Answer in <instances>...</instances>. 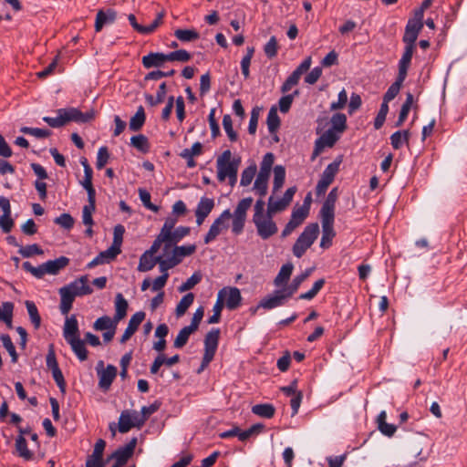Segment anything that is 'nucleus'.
<instances>
[{"mask_svg": "<svg viewBox=\"0 0 467 467\" xmlns=\"http://www.w3.org/2000/svg\"><path fill=\"white\" fill-rule=\"evenodd\" d=\"M202 153V144L199 141L193 143L191 149H184L181 151L180 156L187 161L188 168H194L196 161L193 160L194 156H199Z\"/></svg>", "mask_w": 467, "mask_h": 467, "instance_id": "nucleus-23", "label": "nucleus"}, {"mask_svg": "<svg viewBox=\"0 0 467 467\" xmlns=\"http://www.w3.org/2000/svg\"><path fill=\"white\" fill-rule=\"evenodd\" d=\"M130 144L142 153H147L150 150V143L148 138L143 134L132 136Z\"/></svg>", "mask_w": 467, "mask_h": 467, "instance_id": "nucleus-50", "label": "nucleus"}, {"mask_svg": "<svg viewBox=\"0 0 467 467\" xmlns=\"http://www.w3.org/2000/svg\"><path fill=\"white\" fill-rule=\"evenodd\" d=\"M167 62V55L159 52H150L142 57V65L146 68L161 67Z\"/></svg>", "mask_w": 467, "mask_h": 467, "instance_id": "nucleus-21", "label": "nucleus"}, {"mask_svg": "<svg viewBox=\"0 0 467 467\" xmlns=\"http://www.w3.org/2000/svg\"><path fill=\"white\" fill-rule=\"evenodd\" d=\"M166 92H167V88H166V83L165 82H162L160 86H159V88L157 90V93L155 94V96L151 95V94H145V99H146V102L150 106V107H155L161 103H162L165 99V96H166Z\"/></svg>", "mask_w": 467, "mask_h": 467, "instance_id": "nucleus-37", "label": "nucleus"}, {"mask_svg": "<svg viewBox=\"0 0 467 467\" xmlns=\"http://www.w3.org/2000/svg\"><path fill=\"white\" fill-rule=\"evenodd\" d=\"M131 423L130 410H123L119 419V431L120 433L128 432L131 428H133V424Z\"/></svg>", "mask_w": 467, "mask_h": 467, "instance_id": "nucleus-56", "label": "nucleus"}, {"mask_svg": "<svg viewBox=\"0 0 467 467\" xmlns=\"http://www.w3.org/2000/svg\"><path fill=\"white\" fill-rule=\"evenodd\" d=\"M25 305L34 327L36 329L39 328L41 325V317L36 304L33 301L26 300Z\"/></svg>", "mask_w": 467, "mask_h": 467, "instance_id": "nucleus-49", "label": "nucleus"}, {"mask_svg": "<svg viewBox=\"0 0 467 467\" xmlns=\"http://www.w3.org/2000/svg\"><path fill=\"white\" fill-rule=\"evenodd\" d=\"M309 214V205L303 204L299 207L294 208L291 213L290 220L301 225Z\"/></svg>", "mask_w": 467, "mask_h": 467, "instance_id": "nucleus-46", "label": "nucleus"}, {"mask_svg": "<svg viewBox=\"0 0 467 467\" xmlns=\"http://www.w3.org/2000/svg\"><path fill=\"white\" fill-rule=\"evenodd\" d=\"M252 203V197L244 198L238 202L234 213H232V232L234 234L237 235L243 232L246 220V213L251 207Z\"/></svg>", "mask_w": 467, "mask_h": 467, "instance_id": "nucleus-3", "label": "nucleus"}, {"mask_svg": "<svg viewBox=\"0 0 467 467\" xmlns=\"http://www.w3.org/2000/svg\"><path fill=\"white\" fill-rule=\"evenodd\" d=\"M0 339L3 343V346L9 353L12 362L13 363L17 362L18 355L16 353V348L12 342L10 336L8 334H3V335H1Z\"/></svg>", "mask_w": 467, "mask_h": 467, "instance_id": "nucleus-61", "label": "nucleus"}, {"mask_svg": "<svg viewBox=\"0 0 467 467\" xmlns=\"http://www.w3.org/2000/svg\"><path fill=\"white\" fill-rule=\"evenodd\" d=\"M293 265L292 264H285L284 265H282L279 273L277 274V275L275 276V280H274V285L275 286H280L284 284H285L291 275H292V272H293Z\"/></svg>", "mask_w": 467, "mask_h": 467, "instance_id": "nucleus-44", "label": "nucleus"}, {"mask_svg": "<svg viewBox=\"0 0 467 467\" xmlns=\"http://www.w3.org/2000/svg\"><path fill=\"white\" fill-rule=\"evenodd\" d=\"M59 294L61 297L60 311L62 315L67 316L72 308L76 296L73 294V292L69 291L68 288H66L65 286L59 289Z\"/></svg>", "mask_w": 467, "mask_h": 467, "instance_id": "nucleus-25", "label": "nucleus"}, {"mask_svg": "<svg viewBox=\"0 0 467 467\" xmlns=\"http://www.w3.org/2000/svg\"><path fill=\"white\" fill-rule=\"evenodd\" d=\"M252 412L265 419H271L275 413V408L270 403L256 404L252 407Z\"/></svg>", "mask_w": 467, "mask_h": 467, "instance_id": "nucleus-39", "label": "nucleus"}, {"mask_svg": "<svg viewBox=\"0 0 467 467\" xmlns=\"http://www.w3.org/2000/svg\"><path fill=\"white\" fill-rule=\"evenodd\" d=\"M405 79V78L397 76L396 80L389 86V88L384 94L382 101L383 103L389 105V102L396 98Z\"/></svg>", "mask_w": 467, "mask_h": 467, "instance_id": "nucleus-35", "label": "nucleus"}, {"mask_svg": "<svg viewBox=\"0 0 467 467\" xmlns=\"http://www.w3.org/2000/svg\"><path fill=\"white\" fill-rule=\"evenodd\" d=\"M195 244H188L182 246L175 245L171 250V255H170V257L173 260V262H176V265H178L184 257L192 255V254L195 253Z\"/></svg>", "mask_w": 467, "mask_h": 467, "instance_id": "nucleus-24", "label": "nucleus"}, {"mask_svg": "<svg viewBox=\"0 0 467 467\" xmlns=\"http://www.w3.org/2000/svg\"><path fill=\"white\" fill-rule=\"evenodd\" d=\"M136 445L137 438L133 437L125 446L118 448L109 457V460H115V463L111 467H123L132 457Z\"/></svg>", "mask_w": 467, "mask_h": 467, "instance_id": "nucleus-8", "label": "nucleus"}, {"mask_svg": "<svg viewBox=\"0 0 467 467\" xmlns=\"http://www.w3.org/2000/svg\"><path fill=\"white\" fill-rule=\"evenodd\" d=\"M339 140V135L334 132L333 130H327L315 141L314 150L311 160L314 161L326 147L331 148Z\"/></svg>", "mask_w": 467, "mask_h": 467, "instance_id": "nucleus-11", "label": "nucleus"}, {"mask_svg": "<svg viewBox=\"0 0 467 467\" xmlns=\"http://www.w3.org/2000/svg\"><path fill=\"white\" fill-rule=\"evenodd\" d=\"M232 218L229 209L224 210L212 223L208 233L203 237V243L208 244L214 241L218 235L228 228V221Z\"/></svg>", "mask_w": 467, "mask_h": 467, "instance_id": "nucleus-5", "label": "nucleus"}, {"mask_svg": "<svg viewBox=\"0 0 467 467\" xmlns=\"http://www.w3.org/2000/svg\"><path fill=\"white\" fill-rule=\"evenodd\" d=\"M174 36L182 42H191L199 38V33L194 29H177Z\"/></svg>", "mask_w": 467, "mask_h": 467, "instance_id": "nucleus-58", "label": "nucleus"}, {"mask_svg": "<svg viewBox=\"0 0 467 467\" xmlns=\"http://www.w3.org/2000/svg\"><path fill=\"white\" fill-rule=\"evenodd\" d=\"M75 355L80 361H85L88 358V350L85 347V341L80 339V337L70 338V340L67 341Z\"/></svg>", "mask_w": 467, "mask_h": 467, "instance_id": "nucleus-33", "label": "nucleus"}, {"mask_svg": "<svg viewBox=\"0 0 467 467\" xmlns=\"http://www.w3.org/2000/svg\"><path fill=\"white\" fill-rule=\"evenodd\" d=\"M65 287L73 292L76 296L90 295L93 292V289L88 285V275L80 276L69 283L67 285H65Z\"/></svg>", "mask_w": 467, "mask_h": 467, "instance_id": "nucleus-16", "label": "nucleus"}, {"mask_svg": "<svg viewBox=\"0 0 467 467\" xmlns=\"http://www.w3.org/2000/svg\"><path fill=\"white\" fill-rule=\"evenodd\" d=\"M227 289L226 297V307L230 310L236 309L242 301L241 292L237 287H225Z\"/></svg>", "mask_w": 467, "mask_h": 467, "instance_id": "nucleus-29", "label": "nucleus"}, {"mask_svg": "<svg viewBox=\"0 0 467 467\" xmlns=\"http://www.w3.org/2000/svg\"><path fill=\"white\" fill-rule=\"evenodd\" d=\"M256 173V165L252 164L245 168L241 174V181L240 185L241 186H248L251 184L253 179L254 178V175Z\"/></svg>", "mask_w": 467, "mask_h": 467, "instance_id": "nucleus-64", "label": "nucleus"}, {"mask_svg": "<svg viewBox=\"0 0 467 467\" xmlns=\"http://www.w3.org/2000/svg\"><path fill=\"white\" fill-rule=\"evenodd\" d=\"M325 282L326 281L324 278H320V279L317 280L314 283L312 288L310 290H308L307 292L301 294L298 296V299L312 300L319 293V291L323 288Z\"/></svg>", "mask_w": 467, "mask_h": 467, "instance_id": "nucleus-59", "label": "nucleus"}, {"mask_svg": "<svg viewBox=\"0 0 467 467\" xmlns=\"http://www.w3.org/2000/svg\"><path fill=\"white\" fill-rule=\"evenodd\" d=\"M145 316L146 315L143 311H138L131 316L128 327H126L122 337H120V343H125L133 336V334L137 331L140 325L144 320Z\"/></svg>", "mask_w": 467, "mask_h": 467, "instance_id": "nucleus-17", "label": "nucleus"}, {"mask_svg": "<svg viewBox=\"0 0 467 467\" xmlns=\"http://www.w3.org/2000/svg\"><path fill=\"white\" fill-rule=\"evenodd\" d=\"M290 297L284 289L275 290L273 294L264 297L258 304L257 307L271 310L278 306H284Z\"/></svg>", "mask_w": 467, "mask_h": 467, "instance_id": "nucleus-12", "label": "nucleus"}, {"mask_svg": "<svg viewBox=\"0 0 467 467\" xmlns=\"http://www.w3.org/2000/svg\"><path fill=\"white\" fill-rule=\"evenodd\" d=\"M63 337L66 341L79 337L78 323L75 315L67 317L63 328Z\"/></svg>", "mask_w": 467, "mask_h": 467, "instance_id": "nucleus-22", "label": "nucleus"}, {"mask_svg": "<svg viewBox=\"0 0 467 467\" xmlns=\"http://www.w3.org/2000/svg\"><path fill=\"white\" fill-rule=\"evenodd\" d=\"M270 174L258 172L254 183V191L256 194H258L261 198L264 197L267 193L268 189V180Z\"/></svg>", "mask_w": 467, "mask_h": 467, "instance_id": "nucleus-32", "label": "nucleus"}, {"mask_svg": "<svg viewBox=\"0 0 467 467\" xmlns=\"http://www.w3.org/2000/svg\"><path fill=\"white\" fill-rule=\"evenodd\" d=\"M2 307L3 314L0 315V320L5 322L8 328H12L14 304L12 302H4Z\"/></svg>", "mask_w": 467, "mask_h": 467, "instance_id": "nucleus-60", "label": "nucleus"}, {"mask_svg": "<svg viewBox=\"0 0 467 467\" xmlns=\"http://www.w3.org/2000/svg\"><path fill=\"white\" fill-rule=\"evenodd\" d=\"M128 307V301L121 293H118L115 297V315L113 317L115 322H119L126 317Z\"/></svg>", "mask_w": 467, "mask_h": 467, "instance_id": "nucleus-31", "label": "nucleus"}, {"mask_svg": "<svg viewBox=\"0 0 467 467\" xmlns=\"http://www.w3.org/2000/svg\"><path fill=\"white\" fill-rule=\"evenodd\" d=\"M145 120H146V115H145L144 108L142 106H140L137 109L135 115L133 117H131V119L130 120V123H129L130 130L132 131L140 130L143 127Z\"/></svg>", "mask_w": 467, "mask_h": 467, "instance_id": "nucleus-38", "label": "nucleus"}, {"mask_svg": "<svg viewBox=\"0 0 467 467\" xmlns=\"http://www.w3.org/2000/svg\"><path fill=\"white\" fill-rule=\"evenodd\" d=\"M268 130L270 133H274L277 130L280 126V119L277 114L276 108L272 107L267 114L266 119Z\"/></svg>", "mask_w": 467, "mask_h": 467, "instance_id": "nucleus-57", "label": "nucleus"}, {"mask_svg": "<svg viewBox=\"0 0 467 467\" xmlns=\"http://www.w3.org/2000/svg\"><path fill=\"white\" fill-rule=\"evenodd\" d=\"M125 233V227L122 224H117L113 230V242L109 249L117 254L121 253V244L123 242V234Z\"/></svg>", "mask_w": 467, "mask_h": 467, "instance_id": "nucleus-36", "label": "nucleus"}, {"mask_svg": "<svg viewBox=\"0 0 467 467\" xmlns=\"http://www.w3.org/2000/svg\"><path fill=\"white\" fill-rule=\"evenodd\" d=\"M166 254L157 255L155 256V262L156 265H159L160 271L162 274L168 273L167 271L171 268H173L176 266V262H173V260L170 256H166Z\"/></svg>", "mask_w": 467, "mask_h": 467, "instance_id": "nucleus-62", "label": "nucleus"}, {"mask_svg": "<svg viewBox=\"0 0 467 467\" xmlns=\"http://www.w3.org/2000/svg\"><path fill=\"white\" fill-rule=\"evenodd\" d=\"M16 449L18 455L25 460L30 461L33 459L34 454L28 450L26 441L22 435L17 436L16 439Z\"/></svg>", "mask_w": 467, "mask_h": 467, "instance_id": "nucleus-42", "label": "nucleus"}, {"mask_svg": "<svg viewBox=\"0 0 467 467\" xmlns=\"http://www.w3.org/2000/svg\"><path fill=\"white\" fill-rule=\"evenodd\" d=\"M194 332L195 330L189 326L182 327L174 339L173 347L175 348H182L187 344L190 336Z\"/></svg>", "mask_w": 467, "mask_h": 467, "instance_id": "nucleus-41", "label": "nucleus"}, {"mask_svg": "<svg viewBox=\"0 0 467 467\" xmlns=\"http://www.w3.org/2000/svg\"><path fill=\"white\" fill-rule=\"evenodd\" d=\"M285 179V169L282 165H276L274 168V182L273 190L274 192L278 191L284 184Z\"/></svg>", "mask_w": 467, "mask_h": 467, "instance_id": "nucleus-53", "label": "nucleus"}, {"mask_svg": "<svg viewBox=\"0 0 467 467\" xmlns=\"http://www.w3.org/2000/svg\"><path fill=\"white\" fill-rule=\"evenodd\" d=\"M309 275V272L306 271L294 277L291 284L288 286L284 287V291L287 294L289 297L298 290L301 284L307 278Z\"/></svg>", "mask_w": 467, "mask_h": 467, "instance_id": "nucleus-47", "label": "nucleus"}, {"mask_svg": "<svg viewBox=\"0 0 467 467\" xmlns=\"http://www.w3.org/2000/svg\"><path fill=\"white\" fill-rule=\"evenodd\" d=\"M167 55V61L188 62L192 55L185 49H179L170 52Z\"/></svg>", "mask_w": 467, "mask_h": 467, "instance_id": "nucleus-63", "label": "nucleus"}, {"mask_svg": "<svg viewBox=\"0 0 467 467\" xmlns=\"http://www.w3.org/2000/svg\"><path fill=\"white\" fill-rule=\"evenodd\" d=\"M332 127L329 130H333L334 132L342 133L347 129V117L344 113H335L331 118Z\"/></svg>", "mask_w": 467, "mask_h": 467, "instance_id": "nucleus-45", "label": "nucleus"}, {"mask_svg": "<svg viewBox=\"0 0 467 467\" xmlns=\"http://www.w3.org/2000/svg\"><path fill=\"white\" fill-rule=\"evenodd\" d=\"M341 161H335L328 164L324 170L321 179L318 181L316 187L317 195H322L326 192L328 186L333 182L336 174L339 170Z\"/></svg>", "mask_w": 467, "mask_h": 467, "instance_id": "nucleus-9", "label": "nucleus"}, {"mask_svg": "<svg viewBox=\"0 0 467 467\" xmlns=\"http://www.w3.org/2000/svg\"><path fill=\"white\" fill-rule=\"evenodd\" d=\"M191 233V228L189 226H179L174 228L169 233V236L166 238L168 244H170V247L175 245L180 241H182L185 236L189 235Z\"/></svg>", "mask_w": 467, "mask_h": 467, "instance_id": "nucleus-30", "label": "nucleus"}, {"mask_svg": "<svg viewBox=\"0 0 467 467\" xmlns=\"http://www.w3.org/2000/svg\"><path fill=\"white\" fill-rule=\"evenodd\" d=\"M220 338V329L212 328L204 337V348L217 349Z\"/></svg>", "mask_w": 467, "mask_h": 467, "instance_id": "nucleus-54", "label": "nucleus"}, {"mask_svg": "<svg viewBox=\"0 0 467 467\" xmlns=\"http://www.w3.org/2000/svg\"><path fill=\"white\" fill-rule=\"evenodd\" d=\"M252 203V197L244 198L238 202L234 213H232V232L234 234L237 235L243 232L246 220V213L251 207Z\"/></svg>", "mask_w": 467, "mask_h": 467, "instance_id": "nucleus-4", "label": "nucleus"}, {"mask_svg": "<svg viewBox=\"0 0 467 467\" xmlns=\"http://www.w3.org/2000/svg\"><path fill=\"white\" fill-rule=\"evenodd\" d=\"M117 255L118 254L112 252L111 249L108 248L107 250L100 252L92 261H90L87 265V267L91 269L99 265L109 263L111 260H114Z\"/></svg>", "mask_w": 467, "mask_h": 467, "instance_id": "nucleus-34", "label": "nucleus"}, {"mask_svg": "<svg viewBox=\"0 0 467 467\" xmlns=\"http://www.w3.org/2000/svg\"><path fill=\"white\" fill-rule=\"evenodd\" d=\"M254 54V47H246V54L244 56V57L241 60V70L244 78L247 79L250 77V64L251 60Z\"/></svg>", "mask_w": 467, "mask_h": 467, "instance_id": "nucleus-51", "label": "nucleus"}, {"mask_svg": "<svg viewBox=\"0 0 467 467\" xmlns=\"http://www.w3.org/2000/svg\"><path fill=\"white\" fill-rule=\"evenodd\" d=\"M319 234V225L317 223L307 224L295 242L292 252L296 258H301L307 249L315 243Z\"/></svg>", "mask_w": 467, "mask_h": 467, "instance_id": "nucleus-1", "label": "nucleus"}, {"mask_svg": "<svg viewBox=\"0 0 467 467\" xmlns=\"http://www.w3.org/2000/svg\"><path fill=\"white\" fill-rule=\"evenodd\" d=\"M338 198V188L334 187L327 194L319 211V216L335 217V206Z\"/></svg>", "mask_w": 467, "mask_h": 467, "instance_id": "nucleus-18", "label": "nucleus"}, {"mask_svg": "<svg viewBox=\"0 0 467 467\" xmlns=\"http://www.w3.org/2000/svg\"><path fill=\"white\" fill-rule=\"evenodd\" d=\"M252 203V197L244 198L238 202L234 213H232V232L234 234L237 235L243 232L246 220V213L251 207Z\"/></svg>", "mask_w": 467, "mask_h": 467, "instance_id": "nucleus-2", "label": "nucleus"}, {"mask_svg": "<svg viewBox=\"0 0 467 467\" xmlns=\"http://www.w3.org/2000/svg\"><path fill=\"white\" fill-rule=\"evenodd\" d=\"M253 223L255 225L257 234L263 240L269 239L278 231L277 225L273 220V215L268 213H265V216L253 219Z\"/></svg>", "mask_w": 467, "mask_h": 467, "instance_id": "nucleus-6", "label": "nucleus"}, {"mask_svg": "<svg viewBox=\"0 0 467 467\" xmlns=\"http://www.w3.org/2000/svg\"><path fill=\"white\" fill-rule=\"evenodd\" d=\"M57 113L63 114L65 124L69 121L87 123L94 119V112L92 110L83 113L77 108L59 109Z\"/></svg>", "mask_w": 467, "mask_h": 467, "instance_id": "nucleus-14", "label": "nucleus"}, {"mask_svg": "<svg viewBox=\"0 0 467 467\" xmlns=\"http://www.w3.org/2000/svg\"><path fill=\"white\" fill-rule=\"evenodd\" d=\"M118 370L117 368L113 365H108L106 368H103L101 371H98V375L99 378V386L104 391L109 389L113 380L117 376Z\"/></svg>", "mask_w": 467, "mask_h": 467, "instance_id": "nucleus-19", "label": "nucleus"}, {"mask_svg": "<svg viewBox=\"0 0 467 467\" xmlns=\"http://www.w3.org/2000/svg\"><path fill=\"white\" fill-rule=\"evenodd\" d=\"M226 292H227L226 288H222L218 292L217 300H216V302L213 306V316H211L208 318V320H207L208 324L219 323V321L221 319V313H222V310H223V305H224L223 300H224Z\"/></svg>", "mask_w": 467, "mask_h": 467, "instance_id": "nucleus-26", "label": "nucleus"}, {"mask_svg": "<svg viewBox=\"0 0 467 467\" xmlns=\"http://www.w3.org/2000/svg\"><path fill=\"white\" fill-rule=\"evenodd\" d=\"M69 263L66 256H60L55 260H48L45 263V270L48 275H57Z\"/></svg>", "mask_w": 467, "mask_h": 467, "instance_id": "nucleus-28", "label": "nucleus"}, {"mask_svg": "<svg viewBox=\"0 0 467 467\" xmlns=\"http://www.w3.org/2000/svg\"><path fill=\"white\" fill-rule=\"evenodd\" d=\"M240 163V158H234V162L216 163L218 181L223 182L228 178L229 183L234 186L237 181V172Z\"/></svg>", "mask_w": 467, "mask_h": 467, "instance_id": "nucleus-7", "label": "nucleus"}, {"mask_svg": "<svg viewBox=\"0 0 467 467\" xmlns=\"http://www.w3.org/2000/svg\"><path fill=\"white\" fill-rule=\"evenodd\" d=\"M161 244H164V246H163V254H167L170 250H171V247H170V244L167 243L166 241V237L163 236L162 234H159L155 240L153 241L150 248L149 250H147L145 253L150 254V255H154L158 250L160 249Z\"/></svg>", "mask_w": 467, "mask_h": 467, "instance_id": "nucleus-48", "label": "nucleus"}, {"mask_svg": "<svg viewBox=\"0 0 467 467\" xmlns=\"http://www.w3.org/2000/svg\"><path fill=\"white\" fill-rule=\"evenodd\" d=\"M390 144L395 150L401 148L403 143L408 144L410 140L409 130H398L390 136Z\"/></svg>", "mask_w": 467, "mask_h": 467, "instance_id": "nucleus-40", "label": "nucleus"}, {"mask_svg": "<svg viewBox=\"0 0 467 467\" xmlns=\"http://www.w3.org/2000/svg\"><path fill=\"white\" fill-rule=\"evenodd\" d=\"M117 18V12L113 9H108L107 11L99 10L96 15L95 20V30L96 32L101 31L104 26L109 25L115 22Z\"/></svg>", "mask_w": 467, "mask_h": 467, "instance_id": "nucleus-20", "label": "nucleus"}, {"mask_svg": "<svg viewBox=\"0 0 467 467\" xmlns=\"http://www.w3.org/2000/svg\"><path fill=\"white\" fill-rule=\"evenodd\" d=\"M322 226V236L320 241V247L322 249H328L332 245L333 238L336 236L334 229L335 217L319 216Z\"/></svg>", "mask_w": 467, "mask_h": 467, "instance_id": "nucleus-13", "label": "nucleus"}, {"mask_svg": "<svg viewBox=\"0 0 467 467\" xmlns=\"http://www.w3.org/2000/svg\"><path fill=\"white\" fill-rule=\"evenodd\" d=\"M156 265L155 256L150 255L147 253H143L140 257V263L138 270L140 272H148Z\"/></svg>", "mask_w": 467, "mask_h": 467, "instance_id": "nucleus-55", "label": "nucleus"}, {"mask_svg": "<svg viewBox=\"0 0 467 467\" xmlns=\"http://www.w3.org/2000/svg\"><path fill=\"white\" fill-rule=\"evenodd\" d=\"M193 300H194V295L192 293H188L185 296H183L176 306V310H175L176 316L177 317L183 316L186 313L187 309L193 303Z\"/></svg>", "mask_w": 467, "mask_h": 467, "instance_id": "nucleus-52", "label": "nucleus"}, {"mask_svg": "<svg viewBox=\"0 0 467 467\" xmlns=\"http://www.w3.org/2000/svg\"><path fill=\"white\" fill-rule=\"evenodd\" d=\"M215 206L214 199L203 196L200 199L196 209H195V217H196V224L198 226L202 225L211 212L213 210Z\"/></svg>", "mask_w": 467, "mask_h": 467, "instance_id": "nucleus-15", "label": "nucleus"}, {"mask_svg": "<svg viewBox=\"0 0 467 467\" xmlns=\"http://www.w3.org/2000/svg\"><path fill=\"white\" fill-rule=\"evenodd\" d=\"M311 64V57H306L283 83L281 86V91L283 93H286L291 90L294 86L297 85L301 76L310 68Z\"/></svg>", "mask_w": 467, "mask_h": 467, "instance_id": "nucleus-10", "label": "nucleus"}, {"mask_svg": "<svg viewBox=\"0 0 467 467\" xmlns=\"http://www.w3.org/2000/svg\"><path fill=\"white\" fill-rule=\"evenodd\" d=\"M119 322H115L114 317H110L109 316H103L99 317L94 325L93 327L95 330L102 331V330H109L112 328H116Z\"/></svg>", "mask_w": 467, "mask_h": 467, "instance_id": "nucleus-43", "label": "nucleus"}, {"mask_svg": "<svg viewBox=\"0 0 467 467\" xmlns=\"http://www.w3.org/2000/svg\"><path fill=\"white\" fill-rule=\"evenodd\" d=\"M414 48L410 47H405L404 52L401 58L399 61V73L398 76L405 78L408 75V69L410 67L411 58L413 56Z\"/></svg>", "mask_w": 467, "mask_h": 467, "instance_id": "nucleus-27", "label": "nucleus"}]
</instances>
